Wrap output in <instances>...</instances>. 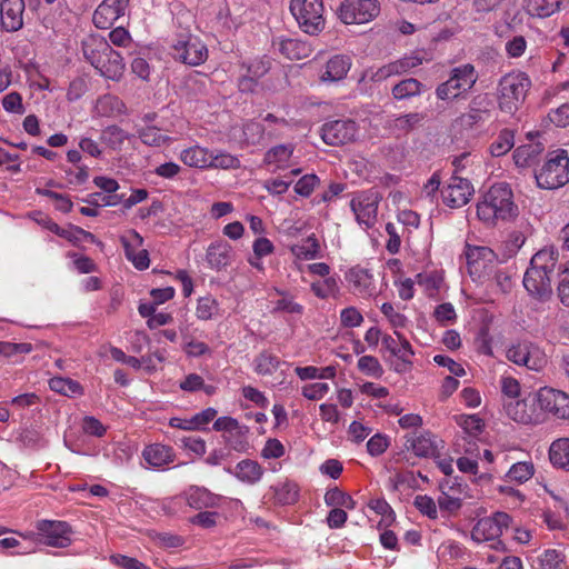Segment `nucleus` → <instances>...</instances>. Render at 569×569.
<instances>
[{"mask_svg": "<svg viewBox=\"0 0 569 569\" xmlns=\"http://www.w3.org/2000/svg\"><path fill=\"white\" fill-rule=\"evenodd\" d=\"M271 68V59L267 56L252 60L247 66V73L259 80L268 73Z\"/></svg>", "mask_w": 569, "mask_h": 569, "instance_id": "nucleus-59", "label": "nucleus"}, {"mask_svg": "<svg viewBox=\"0 0 569 569\" xmlns=\"http://www.w3.org/2000/svg\"><path fill=\"white\" fill-rule=\"evenodd\" d=\"M312 292L320 299L336 296L339 291L338 281L335 277H327L321 281L311 283Z\"/></svg>", "mask_w": 569, "mask_h": 569, "instance_id": "nucleus-47", "label": "nucleus"}, {"mask_svg": "<svg viewBox=\"0 0 569 569\" xmlns=\"http://www.w3.org/2000/svg\"><path fill=\"white\" fill-rule=\"evenodd\" d=\"M380 197L377 191L368 190L357 194L350 202L359 224L371 228L377 221Z\"/></svg>", "mask_w": 569, "mask_h": 569, "instance_id": "nucleus-14", "label": "nucleus"}, {"mask_svg": "<svg viewBox=\"0 0 569 569\" xmlns=\"http://www.w3.org/2000/svg\"><path fill=\"white\" fill-rule=\"evenodd\" d=\"M541 569H566V556L556 549L545 550L538 558Z\"/></svg>", "mask_w": 569, "mask_h": 569, "instance_id": "nucleus-43", "label": "nucleus"}, {"mask_svg": "<svg viewBox=\"0 0 569 569\" xmlns=\"http://www.w3.org/2000/svg\"><path fill=\"white\" fill-rule=\"evenodd\" d=\"M98 271L99 267L91 258L73 252V272L77 276L96 273Z\"/></svg>", "mask_w": 569, "mask_h": 569, "instance_id": "nucleus-56", "label": "nucleus"}, {"mask_svg": "<svg viewBox=\"0 0 569 569\" xmlns=\"http://www.w3.org/2000/svg\"><path fill=\"white\" fill-rule=\"evenodd\" d=\"M405 446L420 458L433 457L438 449L436 437L429 431L420 432L419 435L413 432L407 437Z\"/></svg>", "mask_w": 569, "mask_h": 569, "instance_id": "nucleus-26", "label": "nucleus"}, {"mask_svg": "<svg viewBox=\"0 0 569 569\" xmlns=\"http://www.w3.org/2000/svg\"><path fill=\"white\" fill-rule=\"evenodd\" d=\"M94 69L106 79L119 81L124 73L126 63L120 52L110 47L109 51H106V56L103 54L99 59V64Z\"/></svg>", "mask_w": 569, "mask_h": 569, "instance_id": "nucleus-21", "label": "nucleus"}, {"mask_svg": "<svg viewBox=\"0 0 569 569\" xmlns=\"http://www.w3.org/2000/svg\"><path fill=\"white\" fill-rule=\"evenodd\" d=\"M552 466L569 471V438L555 440L549 448Z\"/></svg>", "mask_w": 569, "mask_h": 569, "instance_id": "nucleus-38", "label": "nucleus"}, {"mask_svg": "<svg viewBox=\"0 0 569 569\" xmlns=\"http://www.w3.org/2000/svg\"><path fill=\"white\" fill-rule=\"evenodd\" d=\"M293 153L291 144H278L264 154V162L267 164H276V169H283Z\"/></svg>", "mask_w": 569, "mask_h": 569, "instance_id": "nucleus-40", "label": "nucleus"}, {"mask_svg": "<svg viewBox=\"0 0 569 569\" xmlns=\"http://www.w3.org/2000/svg\"><path fill=\"white\" fill-rule=\"evenodd\" d=\"M243 138L247 144H257L259 143L264 134V127L256 121H248L243 124Z\"/></svg>", "mask_w": 569, "mask_h": 569, "instance_id": "nucleus-57", "label": "nucleus"}, {"mask_svg": "<svg viewBox=\"0 0 569 569\" xmlns=\"http://www.w3.org/2000/svg\"><path fill=\"white\" fill-rule=\"evenodd\" d=\"M518 212L512 189L507 182L491 186L477 203V217L487 227H495L499 221H511Z\"/></svg>", "mask_w": 569, "mask_h": 569, "instance_id": "nucleus-1", "label": "nucleus"}, {"mask_svg": "<svg viewBox=\"0 0 569 569\" xmlns=\"http://www.w3.org/2000/svg\"><path fill=\"white\" fill-rule=\"evenodd\" d=\"M515 136L511 130L503 129L490 146V153L493 157H501L512 149Z\"/></svg>", "mask_w": 569, "mask_h": 569, "instance_id": "nucleus-45", "label": "nucleus"}, {"mask_svg": "<svg viewBox=\"0 0 569 569\" xmlns=\"http://www.w3.org/2000/svg\"><path fill=\"white\" fill-rule=\"evenodd\" d=\"M111 46L107 39L100 34H88L81 40L80 50L83 59L93 68L99 64V59L109 51Z\"/></svg>", "mask_w": 569, "mask_h": 569, "instance_id": "nucleus-24", "label": "nucleus"}, {"mask_svg": "<svg viewBox=\"0 0 569 569\" xmlns=\"http://www.w3.org/2000/svg\"><path fill=\"white\" fill-rule=\"evenodd\" d=\"M186 502L190 508L202 510L219 505L220 497L204 487L191 486L184 491Z\"/></svg>", "mask_w": 569, "mask_h": 569, "instance_id": "nucleus-29", "label": "nucleus"}, {"mask_svg": "<svg viewBox=\"0 0 569 569\" xmlns=\"http://www.w3.org/2000/svg\"><path fill=\"white\" fill-rule=\"evenodd\" d=\"M537 186L553 190L569 182V157L566 150L558 149L547 154L540 169L535 171Z\"/></svg>", "mask_w": 569, "mask_h": 569, "instance_id": "nucleus-4", "label": "nucleus"}, {"mask_svg": "<svg viewBox=\"0 0 569 569\" xmlns=\"http://www.w3.org/2000/svg\"><path fill=\"white\" fill-rule=\"evenodd\" d=\"M531 81L525 72H512L503 76L499 81V108L501 111L513 114L525 101Z\"/></svg>", "mask_w": 569, "mask_h": 569, "instance_id": "nucleus-5", "label": "nucleus"}, {"mask_svg": "<svg viewBox=\"0 0 569 569\" xmlns=\"http://www.w3.org/2000/svg\"><path fill=\"white\" fill-rule=\"evenodd\" d=\"M77 287L80 292L88 293L91 291L100 290L102 287V280L100 277L94 273H90V276H79L77 279Z\"/></svg>", "mask_w": 569, "mask_h": 569, "instance_id": "nucleus-62", "label": "nucleus"}, {"mask_svg": "<svg viewBox=\"0 0 569 569\" xmlns=\"http://www.w3.org/2000/svg\"><path fill=\"white\" fill-rule=\"evenodd\" d=\"M558 262V252L543 248L536 252L523 276V287L528 293L539 300H547L552 293V277Z\"/></svg>", "mask_w": 569, "mask_h": 569, "instance_id": "nucleus-2", "label": "nucleus"}, {"mask_svg": "<svg viewBox=\"0 0 569 569\" xmlns=\"http://www.w3.org/2000/svg\"><path fill=\"white\" fill-rule=\"evenodd\" d=\"M465 254L470 274H480L495 259V252L488 247L467 246Z\"/></svg>", "mask_w": 569, "mask_h": 569, "instance_id": "nucleus-28", "label": "nucleus"}, {"mask_svg": "<svg viewBox=\"0 0 569 569\" xmlns=\"http://www.w3.org/2000/svg\"><path fill=\"white\" fill-rule=\"evenodd\" d=\"M110 561L121 569H149L148 566L138 559L124 555H112L110 556Z\"/></svg>", "mask_w": 569, "mask_h": 569, "instance_id": "nucleus-64", "label": "nucleus"}, {"mask_svg": "<svg viewBox=\"0 0 569 569\" xmlns=\"http://www.w3.org/2000/svg\"><path fill=\"white\" fill-rule=\"evenodd\" d=\"M358 124L351 119H339L326 122L321 127V138L329 146H342L355 141Z\"/></svg>", "mask_w": 569, "mask_h": 569, "instance_id": "nucleus-13", "label": "nucleus"}, {"mask_svg": "<svg viewBox=\"0 0 569 569\" xmlns=\"http://www.w3.org/2000/svg\"><path fill=\"white\" fill-rule=\"evenodd\" d=\"M274 500L282 505H292L298 499V487L296 483L284 481L272 487Z\"/></svg>", "mask_w": 569, "mask_h": 569, "instance_id": "nucleus-41", "label": "nucleus"}, {"mask_svg": "<svg viewBox=\"0 0 569 569\" xmlns=\"http://www.w3.org/2000/svg\"><path fill=\"white\" fill-rule=\"evenodd\" d=\"M421 63L422 58L419 56L406 54L377 69L370 68L366 70L360 79V82L365 80H369L371 82H383L391 77L406 74L410 72V70L419 67Z\"/></svg>", "mask_w": 569, "mask_h": 569, "instance_id": "nucleus-7", "label": "nucleus"}, {"mask_svg": "<svg viewBox=\"0 0 569 569\" xmlns=\"http://www.w3.org/2000/svg\"><path fill=\"white\" fill-rule=\"evenodd\" d=\"M377 0H343L338 8V17L346 24L367 23L379 14Z\"/></svg>", "mask_w": 569, "mask_h": 569, "instance_id": "nucleus-9", "label": "nucleus"}, {"mask_svg": "<svg viewBox=\"0 0 569 569\" xmlns=\"http://www.w3.org/2000/svg\"><path fill=\"white\" fill-rule=\"evenodd\" d=\"M120 242L124 249L126 258L130 260L141 248L143 239L136 230H129L127 234L120 237Z\"/></svg>", "mask_w": 569, "mask_h": 569, "instance_id": "nucleus-51", "label": "nucleus"}, {"mask_svg": "<svg viewBox=\"0 0 569 569\" xmlns=\"http://www.w3.org/2000/svg\"><path fill=\"white\" fill-rule=\"evenodd\" d=\"M264 473L259 462L251 459L239 461L234 469V476L242 482L254 485L259 482Z\"/></svg>", "mask_w": 569, "mask_h": 569, "instance_id": "nucleus-34", "label": "nucleus"}, {"mask_svg": "<svg viewBox=\"0 0 569 569\" xmlns=\"http://www.w3.org/2000/svg\"><path fill=\"white\" fill-rule=\"evenodd\" d=\"M142 457L151 467L161 468L172 462L176 455L170 446L152 443L143 449Z\"/></svg>", "mask_w": 569, "mask_h": 569, "instance_id": "nucleus-31", "label": "nucleus"}, {"mask_svg": "<svg viewBox=\"0 0 569 569\" xmlns=\"http://www.w3.org/2000/svg\"><path fill=\"white\" fill-rule=\"evenodd\" d=\"M479 79V74L471 63L455 67L449 72V78L436 88V97L441 101L451 102L465 98Z\"/></svg>", "mask_w": 569, "mask_h": 569, "instance_id": "nucleus-3", "label": "nucleus"}, {"mask_svg": "<svg viewBox=\"0 0 569 569\" xmlns=\"http://www.w3.org/2000/svg\"><path fill=\"white\" fill-rule=\"evenodd\" d=\"M300 259L312 260L319 257L320 246L315 234L309 236L301 244L291 248Z\"/></svg>", "mask_w": 569, "mask_h": 569, "instance_id": "nucleus-44", "label": "nucleus"}, {"mask_svg": "<svg viewBox=\"0 0 569 569\" xmlns=\"http://www.w3.org/2000/svg\"><path fill=\"white\" fill-rule=\"evenodd\" d=\"M249 430L247 427L239 426L238 429L233 430L226 437L228 445L238 452H244L249 448L247 439Z\"/></svg>", "mask_w": 569, "mask_h": 569, "instance_id": "nucleus-52", "label": "nucleus"}, {"mask_svg": "<svg viewBox=\"0 0 569 569\" xmlns=\"http://www.w3.org/2000/svg\"><path fill=\"white\" fill-rule=\"evenodd\" d=\"M415 507L425 516L436 519L437 506L432 498L426 495H418L413 501Z\"/></svg>", "mask_w": 569, "mask_h": 569, "instance_id": "nucleus-61", "label": "nucleus"}, {"mask_svg": "<svg viewBox=\"0 0 569 569\" xmlns=\"http://www.w3.org/2000/svg\"><path fill=\"white\" fill-rule=\"evenodd\" d=\"M39 541L47 546L64 548L69 546V523L58 520H40L37 522Z\"/></svg>", "mask_w": 569, "mask_h": 569, "instance_id": "nucleus-16", "label": "nucleus"}, {"mask_svg": "<svg viewBox=\"0 0 569 569\" xmlns=\"http://www.w3.org/2000/svg\"><path fill=\"white\" fill-rule=\"evenodd\" d=\"M290 11L308 34H317L325 28L322 0H291Z\"/></svg>", "mask_w": 569, "mask_h": 569, "instance_id": "nucleus-6", "label": "nucleus"}, {"mask_svg": "<svg viewBox=\"0 0 569 569\" xmlns=\"http://www.w3.org/2000/svg\"><path fill=\"white\" fill-rule=\"evenodd\" d=\"M511 517L502 511L495 512L477 521L471 530V538L476 542L498 539L503 530L508 529Z\"/></svg>", "mask_w": 569, "mask_h": 569, "instance_id": "nucleus-11", "label": "nucleus"}, {"mask_svg": "<svg viewBox=\"0 0 569 569\" xmlns=\"http://www.w3.org/2000/svg\"><path fill=\"white\" fill-rule=\"evenodd\" d=\"M83 435L102 438L107 432V427L93 416H84L79 422Z\"/></svg>", "mask_w": 569, "mask_h": 569, "instance_id": "nucleus-48", "label": "nucleus"}, {"mask_svg": "<svg viewBox=\"0 0 569 569\" xmlns=\"http://www.w3.org/2000/svg\"><path fill=\"white\" fill-rule=\"evenodd\" d=\"M325 502L331 507L340 506L348 509H352L355 506L352 498L338 488L330 489L326 492Z\"/></svg>", "mask_w": 569, "mask_h": 569, "instance_id": "nucleus-54", "label": "nucleus"}, {"mask_svg": "<svg viewBox=\"0 0 569 569\" xmlns=\"http://www.w3.org/2000/svg\"><path fill=\"white\" fill-rule=\"evenodd\" d=\"M536 400L543 418L546 413H550L557 419L569 420V395L566 392L543 387L536 391Z\"/></svg>", "mask_w": 569, "mask_h": 569, "instance_id": "nucleus-10", "label": "nucleus"}, {"mask_svg": "<svg viewBox=\"0 0 569 569\" xmlns=\"http://www.w3.org/2000/svg\"><path fill=\"white\" fill-rule=\"evenodd\" d=\"M209 161V168L216 169H238L241 166L240 160L236 156H232L228 152L214 153L213 151H210Z\"/></svg>", "mask_w": 569, "mask_h": 569, "instance_id": "nucleus-46", "label": "nucleus"}, {"mask_svg": "<svg viewBox=\"0 0 569 569\" xmlns=\"http://www.w3.org/2000/svg\"><path fill=\"white\" fill-rule=\"evenodd\" d=\"M272 47L283 58L289 60H302L312 52L311 46L308 42L296 38H276L272 41Z\"/></svg>", "mask_w": 569, "mask_h": 569, "instance_id": "nucleus-20", "label": "nucleus"}, {"mask_svg": "<svg viewBox=\"0 0 569 569\" xmlns=\"http://www.w3.org/2000/svg\"><path fill=\"white\" fill-rule=\"evenodd\" d=\"M457 423L469 436H477L483 429V420L476 415H460L456 417Z\"/></svg>", "mask_w": 569, "mask_h": 569, "instance_id": "nucleus-49", "label": "nucleus"}, {"mask_svg": "<svg viewBox=\"0 0 569 569\" xmlns=\"http://www.w3.org/2000/svg\"><path fill=\"white\" fill-rule=\"evenodd\" d=\"M347 280L351 284L353 292L362 298H370L377 292L373 276L362 267L351 268L347 273Z\"/></svg>", "mask_w": 569, "mask_h": 569, "instance_id": "nucleus-23", "label": "nucleus"}, {"mask_svg": "<svg viewBox=\"0 0 569 569\" xmlns=\"http://www.w3.org/2000/svg\"><path fill=\"white\" fill-rule=\"evenodd\" d=\"M539 136V132H529L528 138L530 139V142L518 147L513 151V160L517 167H530L538 161L539 157L545 150L542 142L533 140V137Z\"/></svg>", "mask_w": 569, "mask_h": 569, "instance_id": "nucleus-25", "label": "nucleus"}, {"mask_svg": "<svg viewBox=\"0 0 569 569\" xmlns=\"http://www.w3.org/2000/svg\"><path fill=\"white\" fill-rule=\"evenodd\" d=\"M129 0H103L93 12L92 21L99 29H109L124 17Z\"/></svg>", "mask_w": 569, "mask_h": 569, "instance_id": "nucleus-18", "label": "nucleus"}, {"mask_svg": "<svg viewBox=\"0 0 569 569\" xmlns=\"http://www.w3.org/2000/svg\"><path fill=\"white\" fill-rule=\"evenodd\" d=\"M218 302L210 296L198 299L196 316L200 320H209L218 312Z\"/></svg>", "mask_w": 569, "mask_h": 569, "instance_id": "nucleus-53", "label": "nucleus"}, {"mask_svg": "<svg viewBox=\"0 0 569 569\" xmlns=\"http://www.w3.org/2000/svg\"><path fill=\"white\" fill-rule=\"evenodd\" d=\"M253 365L254 371L258 375L271 376L279 370L281 366H286L287 363L281 361L279 357L272 352L263 350L254 358Z\"/></svg>", "mask_w": 569, "mask_h": 569, "instance_id": "nucleus-37", "label": "nucleus"}, {"mask_svg": "<svg viewBox=\"0 0 569 569\" xmlns=\"http://www.w3.org/2000/svg\"><path fill=\"white\" fill-rule=\"evenodd\" d=\"M137 132L142 143L150 147H161L170 141V138L156 126L142 127Z\"/></svg>", "mask_w": 569, "mask_h": 569, "instance_id": "nucleus-42", "label": "nucleus"}, {"mask_svg": "<svg viewBox=\"0 0 569 569\" xmlns=\"http://www.w3.org/2000/svg\"><path fill=\"white\" fill-rule=\"evenodd\" d=\"M533 471L531 462H517L509 469L507 477L510 481L523 483L533 476Z\"/></svg>", "mask_w": 569, "mask_h": 569, "instance_id": "nucleus-50", "label": "nucleus"}, {"mask_svg": "<svg viewBox=\"0 0 569 569\" xmlns=\"http://www.w3.org/2000/svg\"><path fill=\"white\" fill-rule=\"evenodd\" d=\"M23 0H3L0 4L1 27L7 32H14L22 28Z\"/></svg>", "mask_w": 569, "mask_h": 569, "instance_id": "nucleus-22", "label": "nucleus"}, {"mask_svg": "<svg viewBox=\"0 0 569 569\" xmlns=\"http://www.w3.org/2000/svg\"><path fill=\"white\" fill-rule=\"evenodd\" d=\"M427 86L416 78H403L391 87V97L395 101H410L421 97Z\"/></svg>", "mask_w": 569, "mask_h": 569, "instance_id": "nucleus-27", "label": "nucleus"}, {"mask_svg": "<svg viewBox=\"0 0 569 569\" xmlns=\"http://www.w3.org/2000/svg\"><path fill=\"white\" fill-rule=\"evenodd\" d=\"M171 49V54L176 60L189 66H199L208 58L207 47L198 38L191 36L181 37L172 44Z\"/></svg>", "mask_w": 569, "mask_h": 569, "instance_id": "nucleus-12", "label": "nucleus"}, {"mask_svg": "<svg viewBox=\"0 0 569 569\" xmlns=\"http://www.w3.org/2000/svg\"><path fill=\"white\" fill-rule=\"evenodd\" d=\"M569 0H527V10L531 16L548 18L559 12Z\"/></svg>", "mask_w": 569, "mask_h": 569, "instance_id": "nucleus-36", "label": "nucleus"}, {"mask_svg": "<svg viewBox=\"0 0 569 569\" xmlns=\"http://www.w3.org/2000/svg\"><path fill=\"white\" fill-rule=\"evenodd\" d=\"M491 100L488 94H478L472 98L467 112L457 118V123L463 129H472L490 117Z\"/></svg>", "mask_w": 569, "mask_h": 569, "instance_id": "nucleus-19", "label": "nucleus"}, {"mask_svg": "<svg viewBox=\"0 0 569 569\" xmlns=\"http://www.w3.org/2000/svg\"><path fill=\"white\" fill-rule=\"evenodd\" d=\"M475 190L468 179L458 177L456 172L449 179L448 186L441 191L442 201L450 208H461L467 204Z\"/></svg>", "mask_w": 569, "mask_h": 569, "instance_id": "nucleus-17", "label": "nucleus"}, {"mask_svg": "<svg viewBox=\"0 0 569 569\" xmlns=\"http://www.w3.org/2000/svg\"><path fill=\"white\" fill-rule=\"evenodd\" d=\"M126 109L124 103L113 94H103L94 106L96 113L101 117H114L122 113Z\"/></svg>", "mask_w": 569, "mask_h": 569, "instance_id": "nucleus-39", "label": "nucleus"}, {"mask_svg": "<svg viewBox=\"0 0 569 569\" xmlns=\"http://www.w3.org/2000/svg\"><path fill=\"white\" fill-rule=\"evenodd\" d=\"M425 114L422 112H409L388 120L387 128L396 136H405L421 126Z\"/></svg>", "mask_w": 569, "mask_h": 569, "instance_id": "nucleus-30", "label": "nucleus"}, {"mask_svg": "<svg viewBox=\"0 0 569 569\" xmlns=\"http://www.w3.org/2000/svg\"><path fill=\"white\" fill-rule=\"evenodd\" d=\"M232 249L226 241H219L209 246L207 261L211 268L220 270L231 263Z\"/></svg>", "mask_w": 569, "mask_h": 569, "instance_id": "nucleus-32", "label": "nucleus"}, {"mask_svg": "<svg viewBox=\"0 0 569 569\" xmlns=\"http://www.w3.org/2000/svg\"><path fill=\"white\" fill-rule=\"evenodd\" d=\"M506 415L516 422L538 425L543 422L542 410L536 400V392L529 393L521 400H508L503 405Z\"/></svg>", "mask_w": 569, "mask_h": 569, "instance_id": "nucleus-8", "label": "nucleus"}, {"mask_svg": "<svg viewBox=\"0 0 569 569\" xmlns=\"http://www.w3.org/2000/svg\"><path fill=\"white\" fill-rule=\"evenodd\" d=\"M511 362L533 371H540L547 363V358L540 349L529 342H519L507 350Z\"/></svg>", "mask_w": 569, "mask_h": 569, "instance_id": "nucleus-15", "label": "nucleus"}, {"mask_svg": "<svg viewBox=\"0 0 569 569\" xmlns=\"http://www.w3.org/2000/svg\"><path fill=\"white\" fill-rule=\"evenodd\" d=\"M210 151L207 148L194 144L180 152V160L188 167L207 169L210 166Z\"/></svg>", "mask_w": 569, "mask_h": 569, "instance_id": "nucleus-35", "label": "nucleus"}, {"mask_svg": "<svg viewBox=\"0 0 569 569\" xmlns=\"http://www.w3.org/2000/svg\"><path fill=\"white\" fill-rule=\"evenodd\" d=\"M123 200V194L118 193H108L103 194L101 192H93L89 196V199L86 200L92 206L96 207H112L121 203Z\"/></svg>", "mask_w": 569, "mask_h": 569, "instance_id": "nucleus-58", "label": "nucleus"}, {"mask_svg": "<svg viewBox=\"0 0 569 569\" xmlns=\"http://www.w3.org/2000/svg\"><path fill=\"white\" fill-rule=\"evenodd\" d=\"M526 234L522 231L515 230L509 233L507 240L503 242V256L506 258L513 257L525 244Z\"/></svg>", "mask_w": 569, "mask_h": 569, "instance_id": "nucleus-55", "label": "nucleus"}, {"mask_svg": "<svg viewBox=\"0 0 569 569\" xmlns=\"http://www.w3.org/2000/svg\"><path fill=\"white\" fill-rule=\"evenodd\" d=\"M318 182L319 178L316 174H305L297 181L295 186V191L299 196L309 197Z\"/></svg>", "mask_w": 569, "mask_h": 569, "instance_id": "nucleus-63", "label": "nucleus"}, {"mask_svg": "<svg viewBox=\"0 0 569 569\" xmlns=\"http://www.w3.org/2000/svg\"><path fill=\"white\" fill-rule=\"evenodd\" d=\"M358 369L361 372L372 377H380L383 373L381 365L373 356H362L358 360Z\"/></svg>", "mask_w": 569, "mask_h": 569, "instance_id": "nucleus-60", "label": "nucleus"}, {"mask_svg": "<svg viewBox=\"0 0 569 569\" xmlns=\"http://www.w3.org/2000/svg\"><path fill=\"white\" fill-rule=\"evenodd\" d=\"M351 67V59L345 54L333 56L326 64V71L321 74L322 81H339L343 79Z\"/></svg>", "mask_w": 569, "mask_h": 569, "instance_id": "nucleus-33", "label": "nucleus"}]
</instances>
